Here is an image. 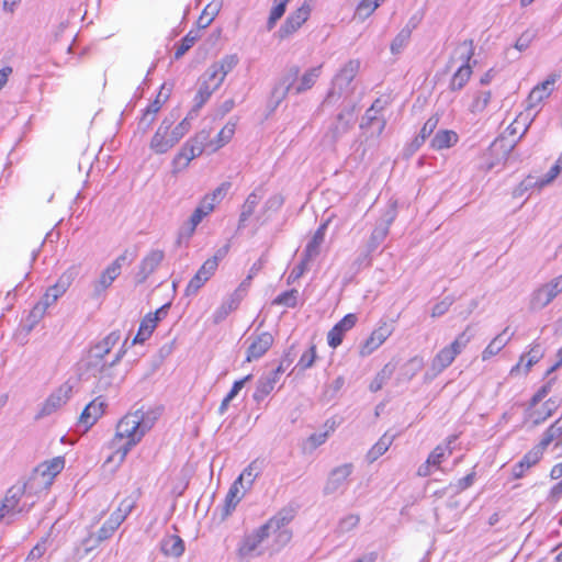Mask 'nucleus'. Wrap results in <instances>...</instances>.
Listing matches in <instances>:
<instances>
[{
  "mask_svg": "<svg viewBox=\"0 0 562 562\" xmlns=\"http://www.w3.org/2000/svg\"><path fill=\"white\" fill-rule=\"evenodd\" d=\"M544 356V349L541 344L533 341L528 346L526 352L521 353L517 363L510 369L512 375L527 374L531 368L538 363Z\"/></svg>",
  "mask_w": 562,
  "mask_h": 562,
  "instance_id": "2eb2a0df",
  "label": "nucleus"
},
{
  "mask_svg": "<svg viewBox=\"0 0 562 562\" xmlns=\"http://www.w3.org/2000/svg\"><path fill=\"white\" fill-rule=\"evenodd\" d=\"M150 427L151 424L145 422V416L142 411H135L124 415L119 420L115 434L108 443L109 453L104 460V464L119 468L124 462L128 452L142 441Z\"/></svg>",
  "mask_w": 562,
  "mask_h": 562,
  "instance_id": "f257e3e1",
  "label": "nucleus"
},
{
  "mask_svg": "<svg viewBox=\"0 0 562 562\" xmlns=\"http://www.w3.org/2000/svg\"><path fill=\"white\" fill-rule=\"evenodd\" d=\"M543 449L544 447L540 445L527 451L521 458V460L517 462L513 468L514 479H521L522 476H525L528 470L538 464L542 459Z\"/></svg>",
  "mask_w": 562,
  "mask_h": 562,
  "instance_id": "393cba45",
  "label": "nucleus"
},
{
  "mask_svg": "<svg viewBox=\"0 0 562 562\" xmlns=\"http://www.w3.org/2000/svg\"><path fill=\"white\" fill-rule=\"evenodd\" d=\"M260 467L258 464V460H254L250 462L244 471L239 474V476L235 480L237 483H240L243 485V481L246 480L248 483V486H251L254 481L259 474Z\"/></svg>",
  "mask_w": 562,
  "mask_h": 562,
  "instance_id": "3c124183",
  "label": "nucleus"
},
{
  "mask_svg": "<svg viewBox=\"0 0 562 562\" xmlns=\"http://www.w3.org/2000/svg\"><path fill=\"white\" fill-rule=\"evenodd\" d=\"M411 37V32L408 30H402L395 38L391 43V52L393 54H398L401 49L407 44Z\"/></svg>",
  "mask_w": 562,
  "mask_h": 562,
  "instance_id": "bf43d9fd",
  "label": "nucleus"
},
{
  "mask_svg": "<svg viewBox=\"0 0 562 562\" xmlns=\"http://www.w3.org/2000/svg\"><path fill=\"white\" fill-rule=\"evenodd\" d=\"M561 171H562V153L555 160L554 165L547 172V175L543 178L538 180V182H537L538 187L543 188V187L550 184L558 178V176L561 173Z\"/></svg>",
  "mask_w": 562,
  "mask_h": 562,
  "instance_id": "603ef678",
  "label": "nucleus"
},
{
  "mask_svg": "<svg viewBox=\"0 0 562 562\" xmlns=\"http://www.w3.org/2000/svg\"><path fill=\"white\" fill-rule=\"evenodd\" d=\"M200 38V30H191L187 33V35L181 40L180 45L177 47L175 52V57L180 58L183 56Z\"/></svg>",
  "mask_w": 562,
  "mask_h": 562,
  "instance_id": "a18cd8bd",
  "label": "nucleus"
},
{
  "mask_svg": "<svg viewBox=\"0 0 562 562\" xmlns=\"http://www.w3.org/2000/svg\"><path fill=\"white\" fill-rule=\"evenodd\" d=\"M156 115L157 114L151 113L146 109L144 110L143 115L138 122V130L142 132V134H145L150 128L151 124L156 119Z\"/></svg>",
  "mask_w": 562,
  "mask_h": 562,
  "instance_id": "0e129e2a",
  "label": "nucleus"
},
{
  "mask_svg": "<svg viewBox=\"0 0 562 562\" xmlns=\"http://www.w3.org/2000/svg\"><path fill=\"white\" fill-rule=\"evenodd\" d=\"M190 127L191 124L187 117L183 119L176 127H171L170 133L175 144H177L189 132Z\"/></svg>",
  "mask_w": 562,
  "mask_h": 562,
  "instance_id": "052dcab7",
  "label": "nucleus"
},
{
  "mask_svg": "<svg viewBox=\"0 0 562 562\" xmlns=\"http://www.w3.org/2000/svg\"><path fill=\"white\" fill-rule=\"evenodd\" d=\"M558 77V75H550L544 81L532 88L527 98L528 109L538 108L552 94Z\"/></svg>",
  "mask_w": 562,
  "mask_h": 562,
  "instance_id": "5701e85b",
  "label": "nucleus"
},
{
  "mask_svg": "<svg viewBox=\"0 0 562 562\" xmlns=\"http://www.w3.org/2000/svg\"><path fill=\"white\" fill-rule=\"evenodd\" d=\"M71 386L64 384L53 392L42 405L41 411L36 415V418H41L50 415L63 405H65L70 398Z\"/></svg>",
  "mask_w": 562,
  "mask_h": 562,
  "instance_id": "4be33fe9",
  "label": "nucleus"
},
{
  "mask_svg": "<svg viewBox=\"0 0 562 562\" xmlns=\"http://www.w3.org/2000/svg\"><path fill=\"white\" fill-rule=\"evenodd\" d=\"M323 65L312 67L304 71L297 80L300 68L297 66L290 67L285 80L288 82L286 92L293 89L295 93H302L312 89L322 75Z\"/></svg>",
  "mask_w": 562,
  "mask_h": 562,
  "instance_id": "9d476101",
  "label": "nucleus"
},
{
  "mask_svg": "<svg viewBox=\"0 0 562 562\" xmlns=\"http://www.w3.org/2000/svg\"><path fill=\"white\" fill-rule=\"evenodd\" d=\"M558 407L559 403L555 398H549L540 403L530 401L529 407L527 409V419L532 425H539L551 417Z\"/></svg>",
  "mask_w": 562,
  "mask_h": 562,
  "instance_id": "aec40b11",
  "label": "nucleus"
},
{
  "mask_svg": "<svg viewBox=\"0 0 562 562\" xmlns=\"http://www.w3.org/2000/svg\"><path fill=\"white\" fill-rule=\"evenodd\" d=\"M236 132V123L235 122H227L221 131L217 133L216 137L214 139H211L209 137L207 139V148L210 153H215L222 147H224L226 144H228Z\"/></svg>",
  "mask_w": 562,
  "mask_h": 562,
  "instance_id": "c756f323",
  "label": "nucleus"
},
{
  "mask_svg": "<svg viewBox=\"0 0 562 562\" xmlns=\"http://www.w3.org/2000/svg\"><path fill=\"white\" fill-rule=\"evenodd\" d=\"M119 339L120 334L117 331L110 333L99 344L94 346V357L99 359L104 358V356L108 355L112 350V348L117 344Z\"/></svg>",
  "mask_w": 562,
  "mask_h": 562,
  "instance_id": "a19ab883",
  "label": "nucleus"
},
{
  "mask_svg": "<svg viewBox=\"0 0 562 562\" xmlns=\"http://www.w3.org/2000/svg\"><path fill=\"white\" fill-rule=\"evenodd\" d=\"M136 257L135 251H131L128 249H125L117 258H115L111 263L117 265V269H120V272L122 271V267L124 263H132L134 258Z\"/></svg>",
  "mask_w": 562,
  "mask_h": 562,
  "instance_id": "338daca9",
  "label": "nucleus"
},
{
  "mask_svg": "<svg viewBox=\"0 0 562 562\" xmlns=\"http://www.w3.org/2000/svg\"><path fill=\"white\" fill-rule=\"evenodd\" d=\"M105 407V401L100 396L95 397L82 411L79 418L80 423L85 425L87 428H90L104 414Z\"/></svg>",
  "mask_w": 562,
  "mask_h": 562,
  "instance_id": "bb28decb",
  "label": "nucleus"
},
{
  "mask_svg": "<svg viewBox=\"0 0 562 562\" xmlns=\"http://www.w3.org/2000/svg\"><path fill=\"white\" fill-rule=\"evenodd\" d=\"M555 383V378H552L550 380H548L537 392L536 394L531 397L530 401H533L535 403H540L542 402L546 396L549 394V392L552 390L553 385Z\"/></svg>",
  "mask_w": 562,
  "mask_h": 562,
  "instance_id": "e2e57ef3",
  "label": "nucleus"
},
{
  "mask_svg": "<svg viewBox=\"0 0 562 562\" xmlns=\"http://www.w3.org/2000/svg\"><path fill=\"white\" fill-rule=\"evenodd\" d=\"M222 8V2L218 0H213L210 3L205 5L203 11L201 12L200 16L196 21V27L199 30L206 29L217 16Z\"/></svg>",
  "mask_w": 562,
  "mask_h": 562,
  "instance_id": "c9c22d12",
  "label": "nucleus"
},
{
  "mask_svg": "<svg viewBox=\"0 0 562 562\" xmlns=\"http://www.w3.org/2000/svg\"><path fill=\"white\" fill-rule=\"evenodd\" d=\"M328 223L329 221L327 220L326 222L321 224L318 228L315 231L310 243L306 245L304 249V257L306 258V260H312L319 255L321 245L325 239Z\"/></svg>",
  "mask_w": 562,
  "mask_h": 562,
  "instance_id": "2f4dec72",
  "label": "nucleus"
},
{
  "mask_svg": "<svg viewBox=\"0 0 562 562\" xmlns=\"http://www.w3.org/2000/svg\"><path fill=\"white\" fill-rule=\"evenodd\" d=\"M240 303V297L237 295H233L227 299L222 305L218 307L215 314V321L220 322L224 319L231 312L237 310Z\"/></svg>",
  "mask_w": 562,
  "mask_h": 562,
  "instance_id": "8fccbe9b",
  "label": "nucleus"
},
{
  "mask_svg": "<svg viewBox=\"0 0 562 562\" xmlns=\"http://www.w3.org/2000/svg\"><path fill=\"white\" fill-rule=\"evenodd\" d=\"M120 269H117V265L110 263L100 274L99 285L102 290L108 289L111 284L116 280L120 276Z\"/></svg>",
  "mask_w": 562,
  "mask_h": 562,
  "instance_id": "09e8293b",
  "label": "nucleus"
},
{
  "mask_svg": "<svg viewBox=\"0 0 562 562\" xmlns=\"http://www.w3.org/2000/svg\"><path fill=\"white\" fill-rule=\"evenodd\" d=\"M325 427L327 429L323 432H314L307 437L304 443V448L308 451L315 450L319 446L326 442L329 435L334 432L335 430V423L331 422L330 425H328V422L325 424Z\"/></svg>",
  "mask_w": 562,
  "mask_h": 562,
  "instance_id": "ea45409f",
  "label": "nucleus"
},
{
  "mask_svg": "<svg viewBox=\"0 0 562 562\" xmlns=\"http://www.w3.org/2000/svg\"><path fill=\"white\" fill-rule=\"evenodd\" d=\"M470 338L462 333L458 335L453 341L442 347L432 358L430 368L435 374L441 373L448 367H450L456 358L462 352V350L469 344Z\"/></svg>",
  "mask_w": 562,
  "mask_h": 562,
  "instance_id": "6e6552de",
  "label": "nucleus"
},
{
  "mask_svg": "<svg viewBox=\"0 0 562 562\" xmlns=\"http://www.w3.org/2000/svg\"><path fill=\"white\" fill-rule=\"evenodd\" d=\"M352 471V463H345L333 469L327 480L326 490L329 492L336 491L349 479Z\"/></svg>",
  "mask_w": 562,
  "mask_h": 562,
  "instance_id": "7c9ffc66",
  "label": "nucleus"
},
{
  "mask_svg": "<svg viewBox=\"0 0 562 562\" xmlns=\"http://www.w3.org/2000/svg\"><path fill=\"white\" fill-rule=\"evenodd\" d=\"M231 188L229 182H222L217 188H215L212 192L206 193L202 196L199 202V205L194 209L192 214L189 217V235H193L198 225L211 213L214 212L216 206L221 203V201L226 195L227 191Z\"/></svg>",
  "mask_w": 562,
  "mask_h": 562,
  "instance_id": "39448f33",
  "label": "nucleus"
},
{
  "mask_svg": "<svg viewBox=\"0 0 562 562\" xmlns=\"http://www.w3.org/2000/svg\"><path fill=\"white\" fill-rule=\"evenodd\" d=\"M475 47L473 40H465L461 42L454 49L453 55L450 58V63L454 60L461 61V65L452 74L449 81V89L453 92L462 90L473 74V65L471 60L474 56Z\"/></svg>",
  "mask_w": 562,
  "mask_h": 562,
  "instance_id": "7ed1b4c3",
  "label": "nucleus"
},
{
  "mask_svg": "<svg viewBox=\"0 0 562 562\" xmlns=\"http://www.w3.org/2000/svg\"><path fill=\"white\" fill-rule=\"evenodd\" d=\"M165 258V254L160 249L150 250L140 261L138 271V282L143 283L155 272Z\"/></svg>",
  "mask_w": 562,
  "mask_h": 562,
  "instance_id": "a878e982",
  "label": "nucleus"
},
{
  "mask_svg": "<svg viewBox=\"0 0 562 562\" xmlns=\"http://www.w3.org/2000/svg\"><path fill=\"white\" fill-rule=\"evenodd\" d=\"M312 13L311 0H305L297 9L292 11L278 31L279 40H285L294 35L310 19Z\"/></svg>",
  "mask_w": 562,
  "mask_h": 562,
  "instance_id": "f8f14e48",
  "label": "nucleus"
},
{
  "mask_svg": "<svg viewBox=\"0 0 562 562\" xmlns=\"http://www.w3.org/2000/svg\"><path fill=\"white\" fill-rule=\"evenodd\" d=\"M25 493V485H13L8 491L0 507V518L19 510V504Z\"/></svg>",
  "mask_w": 562,
  "mask_h": 562,
  "instance_id": "cd10ccee",
  "label": "nucleus"
},
{
  "mask_svg": "<svg viewBox=\"0 0 562 562\" xmlns=\"http://www.w3.org/2000/svg\"><path fill=\"white\" fill-rule=\"evenodd\" d=\"M385 0H360L356 9V15L360 20H364L369 18L371 14H373V12Z\"/></svg>",
  "mask_w": 562,
  "mask_h": 562,
  "instance_id": "49530a36",
  "label": "nucleus"
},
{
  "mask_svg": "<svg viewBox=\"0 0 562 562\" xmlns=\"http://www.w3.org/2000/svg\"><path fill=\"white\" fill-rule=\"evenodd\" d=\"M459 142V135L452 130H439L436 132L430 140V148L437 151L449 149L457 145Z\"/></svg>",
  "mask_w": 562,
  "mask_h": 562,
  "instance_id": "c85d7f7f",
  "label": "nucleus"
},
{
  "mask_svg": "<svg viewBox=\"0 0 562 562\" xmlns=\"http://www.w3.org/2000/svg\"><path fill=\"white\" fill-rule=\"evenodd\" d=\"M117 520H115L112 516L108 518V520L102 525V527L98 531V540L103 541L112 537L115 530L121 526Z\"/></svg>",
  "mask_w": 562,
  "mask_h": 562,
  "instance_id": "5fc2aeb1",
  "label": "nucleus"
},
{
  "mask_svg": "<svg viewBox=\"0 0 562 562\" xmlns=\"http://www.w3.org/2000/svg\"><path fill=\"white\" fill-rule=\"evenodd\" d=\"M273 341L274 338L269 331L252 335L246 351V362H252L263 357L272 347Z\"/></svg>",
  "mask_w": 562,
  "mask_h": 562,
  "instance_id": "6ab92c4d",
  "label": "nucleus"
},
{
  "mask_svg": "<svg viewBox=\"0 0 562 562\" xmlns=\"http://www.w3.org/2000/svg\"><path fill=\"white\" fill-rule=\"evenodd\" d=\"M234 64L233 58L213 64L209 70V82L218 87Z\"/></svg>",
  "mask_w": 562,
  "mask_h": 562,
  "instance_id": "f704fd0d",
  "label": "nucleus"
},
{
  "mask_svg": "<svg viewBox=\"0 0 562 562\" xmlns=\"http://www.w3.org/2000/svg\"><path fill=\"white\" fill-rule=\"evenodd\" d=\"M211 137V131L201 130L191 136L177 151L171 161V172L178 175L186 170L190 162L200 157L207 148V139Z\"/></svg>",
  "mask_w": 562,
  "mask_h": 562,
  "instance_id": "20e7f679",
  "label": "nucleus"
},
{
  "mask_svg": "<svg viewBox=\"0 0 562 562\" xmlns=\"http://www.w3.org/2000/svg\"><path fill=\"white\" fill-rule=\"evenodd\" d=\"M555 441L557 446H562V419H557L546 431L540 445L547 447Z\"/></svg>",
  "mask_w": 562,
  "mask_h": 562,
  "instance_id": "79ce46f5",
  "label": "nucleus"
},
{
  "mask_svg": "<svg viewBox=\"0 0 562 562\" xmlns=\"http://www.w3.org/2000/svg\"><path fill=\"white\" fill-rule=\"evenodd\" d=\"M75 274L76 273L72 269L65 271L58 278L56 283L45 291L41 301L34 306V311H38L41 314H43L49 306L54 305L58 299L61 297L69 289L75 279Z\"/></svg>",
  "mask_w": 562,
  "mask_h": 562,
  "instance_id": "1a4fd4ad",
  "label": "nucleus"
},
{
  "mask_svg": "<svg viewBox=\"0 0 562 562\" xmlns=\"http://www.w3.org/2000/svg\"><path fill=\"white\" fill-rule=\"evenodd\" d=\"M217 87H214L209 81H203L200 83V87L198 89V92L194 97V111H199L210 99L212 93Z\"/></svg>",
  "mask_w": 562,
  "mask_h": 562,
  "instance_id": "c03bdc74",
  "label": "nucleus"
},
{
  "mask_svg": "<svg viewBox=\"0 0 562 562\" xmlns=\"http://www.w3.org/2000/svg\"><path fill=\"white\" fill-rule=\"evenodd\" d=\"M360 69V60L359 59H350L348 60L337 72L334 78V86L331 93H335L337 89V93L341 94L345 89H347L350 83L353 81L356 76L358 75Z\"/></svg>",
  "mask_w": 562,
  "mask_h": 562,
  "instance_id": "412c9836",
  "label": "nucleus"
},
{
  "mask_svg": "<svg viewBox=\"0 0 562 562\" xmlns=\"http://www.w3.org/2000/svg\"><path fill=\"white\" fill-rule=\"evenodd\" d=\"M261 198V190H254L251 193L248 194V196L246 198L241 205L239 223H245L254 214Z\"/></svg>",
  "mask_w": 562,
  "mask_h": 562,
  "instance_id": "58836bf2",
  "label": "nucleus"
},
{
  "mask_svg": "<svg viewBox=\"0 0 562 562\" xmlns=\"http://www.w3.org/2000/svg\"><path fill=\"white\" fill-rule=\"evenodd\" d=\"M137 502V495H128L121 499L116 509L110 515L120 524H122L127 516L135 508Z\"/></svg>",
  "mask_w": 562,
  "mask_h": 562,
  "instance_id": "4c0bfd02",
  "label": "nucleus"
},
{
  "mask_svg": "<svg viewBox=\"0 0 562 562\" xmlns=\"http://www.w3.org/2000/svg\"><path fill=\"white\" fill-rule=\"evenodd\" d=\"M299 301V291L296 289H291L280 293L273 301V305L285 306V307H295Z\"/></svg>",
  "mask_w": 562,
  "mask_h": 562,
  "instance_id": "de8ad7c7",
  "label": "nucleus"
},
{
  "mask_svg": "<svg viewBox=\"0 0 562 562\" xmlns=\"http://www.w3.org/2000/svg\"><path fill=\"white\" fill-rule=\"evenodd\" d=\"M167 308L168 305H164L155 312L147 313L143 317L137 334L133 339V344H143L151 336L158 323L167 315Z\"/></svg>",
  "mask_w": 562,
  "mask_h": 562,
  "instance_id": "f3484780",
  "label": "nucleus"
},
{
  "mask_svg": "<svg viewBox=\"0 0 562 562\" xmlns=\"http://www.w3.org/2000/svg\"><path fill=\"white\" fill-rule=\"evenodd\" d=\"M492 92L486 89H471L465 94L467 109L472 114H479L486 110L491 102Z\"/></svg>",
  "mask_w": 562,
  "mask_h": 562,
  "instance_id": "b1692460",
  "label": "nucleus"
},
{
  "mask_svg": "<svg viewBox=\"0 0 562 562\" xmlns=\"http://www.w3.org/2000/svg\"><path fill=\"white\" fill-rule=\"evenodd\" d=\"M64 468L65 458L61 456L46 460L35 468L32 480L38 481V484L42 487L48 488L53 484L55 477L64 470Z\"/></svg>",
  "mask_w": 562,
  "mask_h": 562,
  "instance_id": "4468645a",
  "label": "nucleus"
},
{
  "mask_svg": "<svg viewBox=\"0 0 562 562\" xmlns=\"http://www.w3.org/2000/svg\"><path fill=\"white\" fill-rule=\"evenodd\" d=\"M458 439L457 435L448 436L442 443L437 445L428 454L426 461L418 468L417 475L429 476L435 471L441 470V464L453 453L452 445Z\"/></svg>",
  "mask_w": 562,
  "mask_h": 562,
  "instance_id": "0eeeda50",
  "label": "nucleus"
},
{
  "mask_svg": "<svg viewBox=\"0 0 562 562\" xmlns=\"http://www.w3.org/2000/svg\"><path fill=\"white\" fill-rule=\"evenodd\" d=\"M274 385H276V380L272 378L260 380L258 382L257 392H256L255 396L257 398H259V397L268 395L270 392H272V390L274 389Z\"/></svg>",
  "mask_w": 562,
  "mask_h": 562,
  "instance_id": "680f3d73",
  "label": "nucleus"
},
{
  "mask_svg": "<svg viewBox=\"0 0 562 562\" xmlns=\"http://www.w3.org/2000/svg\"><path fill=\"white\" fill-rule=\"evenodd\" d=\"M172 125L173 122L171 120H162L150 139L149 147L154 153L166 154L176 145L170 133Z\"/></svg>",
  "mask_w": 562,
  "mask_h": 562,
  "instance_id": "dca6fc26",
  "label": "nucleus"
},
{
  "mask_svg": "<svg viewBox=\"0 0 562 562\" xmlns=\"http://www.w3.org/2000/svg\"><path fill=\"white\" fill-rule=\"evenodd\" d=\"M505 345L506 342L503 341L499 336L495 337L482 351V360L487 361L492 357L498 355Z\"/></svg>",
  "mask_w": 562,
  "mask_h": 562,
  "instance_id": "864d4df0",
  "label": "nucleus"
},
{
  "mask_svg": "<svg viewBox=\"0 0 562 562\" xmlns=\"http://www.w3.org/2000/svg\"><path fill=\"white\" fill-rule=\"evenodd\" d=\"M293 509L283 508L279 510L265 525L245 537L239 547V554H250L268 538H271V547L273 550H280L286 546L292 538V532L288 528V525L293 520Z\"/></svg>",
  "mask_w": 562,
  "mask_h": 562,
  "instance_id": "f03ea898",
  "label": "nucleus"
},
{
  "mask_svg": "<svg viewBox=\"0 0 562 562\" xmlns=\"http://www.w3.org/2000/svg\"><path fill=\"white\" fill-rule=\"evenodd\" d=\"M394 437L387 432L383 434L379 440L369 449L367 452V460L369 463H373L380 457H382L392 446Z\"/></svg>",
  "mask_w": 562,
  "mask_h": 562,
  "instance_id": "72a5a7b5",
  "label": "nucleus"
},
{
  "mask_svg": "<svg viewBox=\"0 0 562 562\" xmlns=\"http://www.w3.org/2000/svg\"><path fill=\"white\" fill-rule=\"evenodd\" d=\"M562 292V276H559L537 288L529 300L532 311L541 310L549 305Z\"/></svg>",
  "mask_w": 562,
  "mask_h": 562,
  "instance_id": "ddd939ff",
  "label": "nucleus"
},
{
  "mask_svg": "<svg viewBox=\"0 0 562 562\" xmlns=\"http://www.w3.org/2000/svg\"><path fill=\"white\" fill-rule=\"evenodd\" d=\"M290 0H274V4L270 9L269 16L267 20V29L272 30L278 21L284 15L288 3Z\"/></svg>",
  "mask_w": 562,
  "mask_h": 562,
  "instance_id": "37998d69",
  "label": "nucleus"
},
{
  "mask_svg": "<svg viewBox=\"0 0 562 562\" xmlns=\"http://www.w3.org/2000/svg\"><path fill=\"white\" fill-rule=\"evenodd\" d=\"M48 536L42 538L29 552L26 560L27 561H37L40 560L45 552L47 551L48 544Z\"/></svg>",
  "mask_w": 562,
  "mask_h": 562,
  "instance_id": "13d9d810",
  "label": "nucleus"
},
{
  "mask_svg": "<svg viewBox=\"0 0 562 562\" xmlns=\"http://www.w3.org/2000/svg\"><path fill=\"white\" fill-rule=\"evenodd\" d=\"M439 123L438 115L430 116L420 128L419 135L416 138V140H419V143H425V140L434 133L437 125Z\"/></svg>",
  "mask_w": 562,
  "mask_h": 562,
  "instance_id": "6e6d98bb",
  "label": "nucleus"
},
{
  "mask_svg": "<svg viewBox=\"0 0 562 562\" xmlns=\"http://www.w3.org/2000/svg\"><path fill=\"white\" fill-rule=\"evenodd\" d=\"M394 333L393 322L380 321L359 346L358 353L364 358L378 350Z\"/></svg>",
  "mask_w": 562,
  "mask_h": 562,
  "instance_id": "9b49d317",
  "label": "nucleus"
},
{
  "mask_svg": "<svg viewBox=\"0 0 562 562\" xmlns=\"http://www.w3.org/2000/svg\"><path fill=\"white\" fill-rule=\"evenodd\" d=\"M241 484L237 483V481H234V483L231 485L224 501V515L228 516L231 515L238 503L244 497V492L240 490Z\"/></svg>",
  "mask_w": 562,
  "mask_h": 562,
  "instance_id": "e433bc0d",
  "label": "nucleus"
},
{
  "mask_svg": "<svg viewBox=\"0 0 562 562\" xmlns=\"http://www.w3.org/2000/svg\"><path fill=\"white\" fill-rule=\"evenodd\" d=\"M229 251V245L216 250V252L207 258L201 267L198 269L195 274L190 279L186 286V295H193L215 274L220 262L226 257Z\"/></svg>",
  "mask_w": 562,
  "mask_h": 562,
  "instance_id": "423d86ee",
  "label": "nucleus"
},
{
  "mask_svg": "<svg viewBox=\"0 0 562 562\" xmlns=\"http://www.w3.org/2000/svg\"><path fill=\"white\" fill-rule=\"evenodd\" d=\"M160 549L167 557L179 558L184 552V542L178 535H167L161 540Z\"/></svg>",
  "mask_w": 562,
  "mask_h": 562,
  "instance_id": "473e14b6",
  "label": "nucleus"
},
{
  "mask_svg": "<svg viewBox=\"0 0 562 562\" xmlns=\"http://www.w3.org/2000/svg\"><path fill=\"white\" fill-rule=\"evenodd\" d=\"M452 304V301L449 300V299H445L440 302H438L437 304L434 305L432 310H431V317H439L443 314H446L450 306Z\"/></svg>",
  "mask_w": 562,
  "mask_h": 562,
  "instance_id": "774afa93",
  "label": "nucleus"
},
{
  "mask_svg": "<svg viewBox=\"0 0 562 562\" xmlns=\"http://www.w3.org/2000/svg\"><path fill=\"white\" fill-rule=\"evenodd\" d=\"M136 257L135 251H131L128 249H125L117 258H115L111 263L117 265V269H120V272L122 271V267L124 263H132L134 258Z\"/></svg>",
  "mask_w": 562,
  "mask_h": 562,
  "instance_id": "69168bd1",
  "label": "nucleus"
},
{
  "mask_svg": "<svg viewBox=\"0 0 562 562\" xmlns=\"http://www.w3.org/2000/svg\"><path fill=\"white\" fill-rule=\"evenodd\" d=\"M358 323V316L355 313L346 314L338 323H336L327 333V344L330 348L339 347L345 338L346 333L351 330Z\"/></svg>",
  "mask_w": 562,
  "mask_h": 562,
  "instance_id": "a211bd4d",
  "label": "nucleus"
},
{
  "mask_svg": "<svg viewBox=\"0 0 562 562\" xmlns=\"http://www.w3.org/2000/svg\"><path fill=\"white\" fill-rule=\"evenodd\" d=\"M317 358L316 355V346L312 345L305 352L302 353V356L299 359L297 367L301 370H306L311 368Z\"/></svg>",
  "mask_w": 562,
  "mask_h": 562,
  "instance_id": "4d7b16f0",
  "label": "nucleus"
}]
</instances>
